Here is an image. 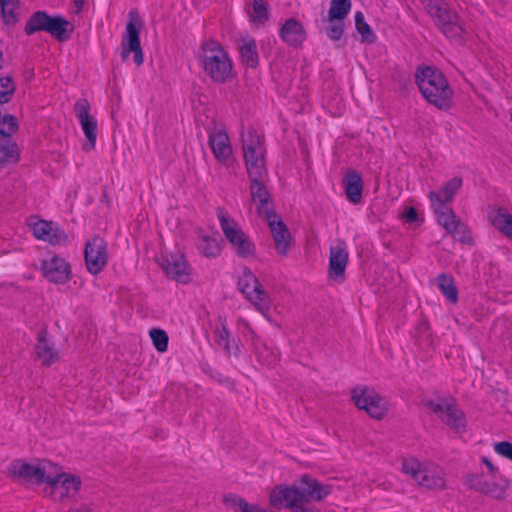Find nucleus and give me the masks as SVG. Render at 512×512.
Segmentation results:
<instances>
[{
	"mask_svg": "<svg viewBox=\"0 0 512 512\" xmlns=\"http://www.w3.org/2000/svg\"><path fill=\"white\" fill-rule=\"evenodd\" d=\"M238 48L242 61L248 67H256L258 64V52L255 40L249 35H244L238 41Z\"/></svg>",
	"mask_w": 512,
	"mask_h": 512,
	"instance_id": "nucleus-28",
	"label": "nucleus"
},
{
	"mask_svg": "<svg viewBox=\"0 0 512 512\" xmlns=\"http://www.w3.org/2000/svg\"><path fill=\"white\" fill-rule=\"evenodd\" d=\"M343 187L345 190L346 197L351 203L357 204L361 201L363 191V180L358 172H347L346 176L343 179Z\"/></svg>",
	"mask_w": 512,
	"mask_h": 512,
	"instance_id": "nucleus-27",
	"label": "nucleus"
},
{
	"mask_svg": "<svg viewBox=\"0 0 512 512\" xmlns=\"http://www.w3.org/2000/svg\"><path fill=\"white\" fill-rule=\"evenodd\" d=\"M237 329L242 333L244 336H251L252 343L256 340H258V336L255 334L254 330L251 328L248 320L242 317H238L236 321Z\"/></svg>",
	"mask_w": 512,
	"mask_h": 512,
	"instance_id": "nucleus-45",
	"label": "nucleus"
},
{
	"mask_svg": "<svg viewBox=\"0 0 512 512\" xmlns=\"http://www.w3.org/2000/svg\"><path fill=\"white\" fill-rule=\"evenodd\" d=\"M142 28L141 20L135 11L129 13L125 33L122 39V57L127 59L130 53H133L134 62L140 66L144 61V56L140 44V31Z\"/></svg>",
	"mask_w": 512,
	"mask_h": 512,
	"instance_id": "nucleus-11",
	"label": "nucleus"
},
{
	"mask_svg": "<svg viewBox=\"0 0 512 512\" xmlns=\"http://www.w3.org/2000/svg\"><path fill=\"white\" fill-rule=\"evenodd\" d=\"M242 151L249 177H267L266 149L260 134L247 130L242 134Z\"/></svg>",
	"mask_w": 512,
	"mask_h": 512,
	"instance_id": "nucleus-4",
	"label": "nucleus"
},
{
	"mask_svg": "<svg viewBox=\"0 0 512 512\" xmlns=\"http://www.w3.org/2000/svg\"><path fill=\"white\" fill-rule=\"evenodd\" d=\"M254 351L257 354L259 360L265 365L274 364L279 358V352L277 349L269 347L267 344L258 340L252 343Z\"/></svg>",
	"mask_w": 512,
	"mask_h": 512,
	"instance_id": "nucleus-32",
	"label": "nucleus"
},
{
	"mask_svg": "<svg viewBox=\"0 0 512 512\" xmlns=\"http://www.w3.org/2000/svg\"><path fill=\"white\" fill-rule=\"evenodd\" d=\"M106 254V243L103 238L94 236L85 243L84 256H104Z\"/></svg>",
	"mask_w": 512,
	"mask_h": 512,
	"instance_id": "nucleus-37",
	"label": "nucleus"
},
{
	"mask_svg": "<svg viewBox=\"0 0 512 512\" xmlns=\"http://www.w3.org/2000/svg\"><path fill=\"white\" fill-rule=\"evenodd\" d=\"M347 266V258H330L328 267L329 280L340 283L345 278V270Z\"/></svg>",
	"mask_w": 512,
	"mask_h": 512,
	"instance_id": "nucleus-34",
	"label": "nucleus"
},
{
	"mask_svg": "<svg viewBox=\"0 0 512 512\" xmlns=\"http://www.w3.org/2000/svg\"><path fill=\"white\" fill-rule=\"evenodd\" d=\"M417 483L429 489H444L446 487V475L441 467L432 461H428Z\"/></svg>",
	"mask_w": 512,
	"mask_h": 512,
	"instance_id": "nucleus-24",
	"label": "nucleus"
},
{
	"mask_svg": "<svg viewBox=\"0 0 512 512\" xmlns=\"http://www.w3.org/2000/svg\"><path fill=\"white\" fill-rule=\"evenodd\" d=\"M76 13L80 12L84 6V0H74Z\"/></svg>",
	"mask_w": 512,
	"mask_h": 512,
	"instance_id": "nucleus-49",
	"label": "nucleus"
},
{
	"mask_svg": "<svg viewBox=\"0 0 512 512\" xmlns=\"http://www.w3.org/2000/svg\"><path fill=\"white\" fill-rule=\"evenodd\" d=\"M52 463L42 461L38 463H25L16 461L12 464L11 471L13 475L26 480H32L37 483H44L47 473L51 470Z\"/></svg>",
	"mask_w": 512,
	"mask_h": 512,
	"instance_id": "nucleus-19",
	"label": "nucleus"
},
{
	"mask_svg": "<svg viewBox=\"0 0 512 512\" xmlns=\"http://www.w3.org/2000/svg\"><path fill=\"white\" fill-rule=\"evenodd\" d=\"M493 448L498 455L512 462V443L507 441L497 442L493 445Z\"/></svg>",
	"mask_w": 512,
	"mask_h": 512,
	"instance_id": "nucleus-46",
	"label": "nucleus"
},
{
	"mask_svg": "<svg viewBox=\"0 0 512 512\" xmlns=\"http://www.w3.org/2000/svg\"><path fill=\"white\" fill-rule=\"evenodd\" d=\"M2 66H3V54L0 51V69L2 68Z\"/></svg>",
	"mask_w": 512,
	"mask_h": 512,
	"instance_id": "nucleus-53",
	"label": "nucleus"
},
{
	"mask_svg": "<svg viewBox=\"0 0 512 512\" xmlns=\"http://www.w3.org/2000/svg\"><path fill=\"white\" fill-rule=\"evenodd\" d=\"M300 504L306 510L316 509L309 505L311 502H321L326 499L333 492V485L330 483H323L317 479L309 476L302 475L296 479Z\"/></svg>",
	"mask_w": 512,
	"mask_h": 512,
	"instance_id": "nucleus-9",
	"label": "nucleus"
},
{
	"mask_svg": "<svg viewBox=\"0 0 512 512\" xmlns=\"http://www.w3.org/2000/svg\"><path fill=\"white\" fill-rule=\"evenodd\" d=\"M331 256H337V257H340V256H343V253H342V251H339L338 253H334V252H332V253H331Z\"/></svg>",
	"mask_w": 512,
	"mask_h": 512,
	"instance_id": "nucleus-52",
	"label": "nucleus"
},
{
	"mask_svg": "<svg viewBox=\"0 0 512 512\" xmlns=\"http://www.w3.org/2000/svg\"><path fill=\"white\" fill-rule=\"evenodd\" d=\"M217 218L225 237L239 254H250L253 252L254 246L249 237L227 212L219 209L217 211Z\"/></svg>",
	"mask_w": 512,
	"mask_h": 512,
	"instance_id": "nucleus-12",
	"label": "nucleus"
},
{
	"mask_svg": "<svg viewBox=\"0 0 512 512\" xmlns=\"http://www.w3.org/2000/svg\"><path fill=\"white\" fill-rule=\"evenodd\" d=\"M15 91V84L10 77H0V103H7Z\"/></svg>",
	"mask_w": 512,
	"mask_h": 512,
	"instance_id": "nucleus-39",
	"label": "nucleus"
},
{
	"mask_svg": "<svg viewBox=\"0 0 512 512\" xmlns=\"http://www.w3.org/2000/svg\"><path fill=\"white\" fill-rule=\"evenodd\" d=\"M461 186L462 179L454 177L446 182L440 190L431 191L429 193V200L438 224L457 241L464 244H471V231L449 206Z\"/></svg>",
	"mask_w": 512,
	"mask_h": 512,
	"instance_id": "nucleus-1",
	"label": "nucleus"
},
{
	"mask_svg": "<svg viewBox=\"0 0 512 512\" xmlns=\"http://www.w3.org/2000/svg\"><path fill=\"white\" fill-rule=\"evenodd\" d=\"M251 180L250 191L252 202L256 205L257 212L260 216L268 217V214H275L269 209V193L264 186L267 177H249Z\"/></svg>",
	"mask_w": 512,
	"mask_h": 512,
	"instance_id": "nucleus-21",
	"label": "nucleus"
},
{
	"mask_svg": "<svg viewBox=\"0 0 512 512\" xmlns=\"http://www.w3.org/2000/svg\"><path fill=\"white\" fill-rule=\"evenodd\" d=\"M355 26L361 36V42L372 44L376 40V35L371 29L370 25L365 21L362 12L355 13Z\"/></svg>",
	"mask_w": 512,
	"mask_h": 512,
	"instance_id": "nucleus-36",
	"label": "nucleus"
},
{
	"mask_svg": "<svg viewBox=\"0 0 512 512\" xmlns=\"http://www.w3.org/2000/svg\"><path fill=\"white\" fill-rule=\"evenodd\" d=\"M87 270L91 274L99 273L106 266V258H84Z\"/></svg>",
	"mask_w": 512,
	"mask_h": 512,
	"instance_id": "nucleus-44",
	"label": "nucleus"
},
{
	"mask_svg": "<svg viewBox=\"0 0 512 512\" xmlns=\"http://www.w3.org/2000/svg\"><path fill=\"white\" fill-rule=\"evenodd\" d=\"M209 145L220 163H227L232 156V148L227 133L223 130H214L209 135Z\"/></svg>",
	"mask_w": 512,
	"mask_h": 512,
	"instance_id": "nucleus-22",
	"label": "nucleus"
},
{
	"mask_svg": "<svg viewBox=\"0 0 512 512\" xmlns=\"http://www.w3.org/2000/svg\"><path fill=\"white\" fill-rule=\"evenodd\" d=\"M238 287L251 305L268 321H272L275 308L270 295L264 290L256 276L249 270H243L238 280Z\"/></svg>",
	"mask_w": 512,
	"mask_h": 512,
	"instance_id": "nucleus-5",
	"label": "nucleus"
},
{
	"mask_svg": "<svg viewBox=\"0 0 512 512\" xmlns=\"http://www.w3.org/2000/svg\"><path fill=\"white\" fill-rule=\"evenodd\" d=\"M157 264L171 279L188 283L192 278V268L185 258H156Z\"/></svg>",
	"mask_w": 512,
	"mask_h": 512,
	"instance_id": "nucleus-18",
	"label": "nucleus"
},
{
	"mask_svg": "<svg viewBox=\"0 0 512 512\" xmlns=\"http://www.w3.org/2000/svg\"><path fill=\"white\" fill-rule=\"evenodd\" d=\"M149 335L155 349L159 353H164L167 351L169 338L164 330L154 328L149 331Z\"/></svg>",
	"mask_w": 512,
	"mask_h": 512,
	"instance_id": "nucleus-38",
	"label": "nucleus"
},
{
	"mask_svg": "<svg viewBox=\"0 0 512 512\" xmlns=\"http://www.w3.org/2000/svg\"><path fill=\"white\" fill-rule=\"evenodd\" d=\"M416 80L422 95L429 103L440 109L451 107L453 91L440 71L432 67L420 68Z\"/></svg>",
	"mask_w": 512,
	"mask_h": 512,
	"instance_id": "nucleus-2",
	"label": "nucleus"
},
{
	"mask_svg": "<svg viewBox=\"0 0 512 512\" xmlns=\"http://www.w3.org/2000/svg\"><path fill=\"white\" fill-rule=\"evenodd\" d=\"M420 1L448 39L454 42H459L462 39L465 30L459 17L452 13L442 0Z\"/></svg>",
	"mask_w": 512,
	"mask_h": 512,
	"instance_id": "nucleus-7",
	"label": "nucleus"
},
{
	"mask_svg": "<svg viewBox=\"0 0 512 512\" xmlns=\"http://www.w3.org/2000/svg\"><path fill=\"white\" fill-rule=\"evenodd\" d=\"M279 253H285L291 242L290 233L277 214H268L265 218Z\"/></svg>",
	"mask_w": 512,
	"mask_h": 512,
	"instance_id": "nucleus-23",
	"label": "nucleus"
},
{
	"mask_svg": "<svg viewBox=\"0 0 512 512\" xmlns=\"http://www.w3.org/2000/svg\"><path fill=\"white\" fill-rule=\"evenodd\" d=\"M438 287L441 293L451 303H456L458 300V292L452 277L442 274L437 278Z\"/></svg>",
	"mask_w": 512,
	"mask_h": 512,
	"instance_id": "nucleus-35",
	"label": "nucleus"
},
{
	"mask_svg": "<svg viewBox=\"0 0 512 512\" xmlns=\"http://www.w3.org/2000/svg\"><path fill=\"white\" fill-rule=\"evenodd\" d=\"M247 12L250 22L255 26H261L269 19L268 6L264 0H253Z\"/></svg>",
	"mask_w": 512,
	"mask_h": 512,
	"instance_id": "nucleus-30",
	"label": "nucleus"
},
{
	"mask_svg": "<svg viewBox=\"0 0 512 512\" xmlns=\"http://www.w3.org/2000/svg\"><path fill=\"white\" fill-rule=\"evenodd\" d=\"M428 461L429 460L420 459L414 455L405 456L402 458L401 471L418 482Z\"/></svg>",
	"mask_w": 512,
	"mask_h": 512,
	"instance_id": "nucleus-29",
	"label": "nucleus"
},
{
	"mask_svg": "<svg viewBox=\"0 0 512 512\" xmlns=\"http://www.w3.org/2000/svg\"><path fill=\"white\" fill-rule=\"evenodd\" d=\"M484 464L488 468L489 472L493 475H498V468L492 464V462L486 458L483 459Z\"/></svg>",
	"mask_w": 512,
	"mask_h": 512,
	"instance_id": "nucleus-48",
	"label": "nucleus"
},
{
	"mask_svg": "<svg viewBox=\"0 0 512 512\" xmlns=\"http://www.w3.org/2000/svg\"><path fill=\"white\" fill-rule=\"evenodd\" d=\"M17 120L12 115H4L0 119V136L9 137L17 130Z\"/></svg>",
	"mask_w": 512,
	"mask_h": 512,
	"instance_id": "nucleus-41",
	"label": "nucleus"
},
{
	"mask_svg": "<svg viewBox=\"0 0 512 512\" xmlns=\"http://www.w3.org/2000/svg\"><path fill=\"white\" fill-rule=\"evenodd\" d=\"M215 340L219 346L229 350L231 333L225 322H221L214 331Z\"/></svg>",
	"mask_w": 512,
	"mask_h": 512,
	"instance_id": "nucleus-40",
	"label": "nucleus"
},
{
	"mask_svg": "<svg viewBox=\"0 0 512 512\" xmlns=\"http://www.w3.org/2000/svg\"><path fill=\"white\" fill-rule=\"evenodd\" d=\"M280 36L288 45L298 47L306 40V31L300 21L288 19L281 27Z\"/></svg>",
	"mask_w": 512,
	"mask_h": 512,
	"instance_id": "nucleus-25",
	"label": "nucleus"
},
{
	"mask_svg": "<svg viewBox=\"0 0 512 512\" xmlns=\"http://www.w3.org/2000/svg\"><path fill=\"white\" fill-rule=\"evenodd\" d=\"M352 400L361 410L371 417L381 419L387 412L385 401L372 388L357 386L352 390Z\"/></svg>",
	"mask_w": 512,
	"mask_h": 512,
	"instance_id": "nucleus-14",
	"label": "nucleus"
},
{
	"mask_svg": "<svg viewBox=\"0 0 512 512\" xmlns=\"http://www.w3.org/2000/svg\"><path fill=\"white\" fill-rule=\"evenodd\" d=\"M427 407L434 412L446 425L456 433L465 431V419L453 399H437L426 402Z\"/></svg>",
	"mask_w": 512,
	"mask_h": 512,
	"instance_id": "nucleus-13",
	"label": "nucleus"
},
{
	"mask_svg": "<svg viewBox=\"0 0 512 512\" xmlns=\"http://www.w3.org/2000/svg\"><path fill=\"white\" fill-rule=\"evenodd\" d=\"M198 58L204 71L214 82L224 83L232 77V61L219 43L204 41L200 46Z\"/></svg>",
	"mask_w": 512,
	"mask_h": 512,
	"instance_id": "nucleus-3",
	"label": "nucleus"
},
{
	"mask_svg": "<svg viewBox=\"0 0 512 512\" xmlns=\"http://www.w3.org/2000/svg\"><path fill=\"white\" fill-rule=\"evenodd\" d=\"M41 270L50 282L64 283L70 277V268L64 258H44Z\"/></svg>",
	"mask_w": 512,
	"mask_h": 512,
	"instance_id": "nucleus-20",
	"label": "nucleus"
},
{
	"mask_svg": "<svg viewBox=\"0 0 512 512\" xmlns=\"http://www.w3.org/2000/svg\"><path fill=\"white\" fill-rule=\"evenodd\" d=\"M511 488V479L504 474H498L482 481L477 489L480 493L492 499L505 500L509 496Z\"/></svg>",
	"mask_w": 512,
	"mask_h": 512,
	"instance_id": "nucleus-17",
	"label": "nucleus"
},
{
	"mask_svg": "<svg viewBox=\"0 0 512 512\" xmlns=\"http://www.w3.org/2000/svg\"><path fill=\"white\" fill-rule=\"evenodd\" d=\"M344 20H336L333 22H329V27L327 29V35L331 40L337 41L339 40L344 33Z\"/></svg>",
	"mask_w": 512,
	"mask_h": 512,
	"instance_id": "nucleus-43",
	"label": "nucleus"
},
{
	"mask_svg": "<svg viewBox=\"0 0 512 512\" xmlns=\"http://www.w3.org/2000/svg\"><path fill=\"white\" fill-rule=\"evenodd\" d=\"M75 512H95V511L89 507L82 506V507L78 508Z\"/></svg>",
	"mask_w": 512,
	"mask_h": 512,
	"instance_id": "nucleus-50",
	"label": "nucleus"
},
{
	"mask_svg": "<svg viewBox=\"0 0 512 512\" xmlns=\"http://www.w3.org/2000/svg\"><path fill=\"white\" fill-rule=\"evenodd\" d=\"M269 503L274 508H288L292 512H319L318 509H305L300 504L296 480L291 485H278L269 494Z\"/></svg>",
	"mask_w": 512,
	"mask_h": 512,
	"instance_id": "nucleus-15",
	"label": "nucleus"
},
{
	"mask_svg": "<svg viewBox=\"0 0 512 512\" xmlns=\"http://www.w3.org/2000/svg\"><path fill=\"white\" fill-rule=\"evenodd\" d=\"M18 161V149L15 143L7 142V145L0 149V163Z\"/></svg>",
	"mask_w": 512,
	"mask_h": 512,
	"instance_id": "nucleus-42",
	"label": "nucleus"
},
{
	"mask_svg": "<svg viewBox=\"0 0 512 512\" xmlns=\"http://www.w3.org/2000/svg\"><path fill=\"white\" fill-rule=\"evenodd\" d=\"M45 495L54 500H63L74 497L81 487V480L77 475L63 472L62 469L52 463L51 470L44 480Z\"/></svg>",
	"mask_w": 512,
	"mask_h": 512,
	"instance_id": "nucleus-6",
	"label": "nucleus"
},
{
	"mask_svg": "<svg viewBox=\"0 0 512 512\" xmlns=\"http://www.w3.org/2000/svg\"><path fill=\"white\" fill-rule=\"evenodd\" d=\"M403 218L407 223H414L418 220V214L413 207H408L403 213Z\"/></svg>",
	"mask_w": 512,
	"mask_h": 512,
	"instance_id": "nucleus-47",
	"label": "nucleus"
},
{
	"mask_svg": "<svg viewBox=\"0 0 512 512\" xmlns=\"http://www.w3.org/2000/svg\"><path fill=\"white\" fill-rule=\"evenodd\" d=\"M29 232L37 239L51 245H63L67 242V234L54 221L45 220L38 216H30L26 220Z\"/></svg>",
	"mask_w": 512,
	"mask_h": 512,
	"instance_id": "nucleus-10",
	"label": "nucleus"
},
{
	"mask_svg": "<svg viewBox=\"0 0 512 512\" xmlns=\"http://www.w3.org/2000/svg\"><path fill=\"white\" fill-rule=\"evenodd\" d=\"M14 0H1V4L3 6V9H5V7L9 6L10 4L13 3Z\"/></svg>",
	"mask_w": 512,
	"mask_h": 512,
	"instance_id": "nucleus-51",
	"label": "nucleus"
},
{
	"mask_svg": "<svg viewBox=\"0 0 512 512\" xmlns=\"http://www.w3.org/2000/svg\"><path fill=\"white\" fill-rule=\"evenodd\" d=\"M489 223L499 233L512 241V214L501 207H493L488 212Z\"/></svg>",
	"mask_w": 512,
	"mask_h": 512,
	"instance_id": "nucleus-26",
	"label": "nucleus"
},
{
	"mask_svg": "<svg viewBox=\"0 0 512 512\" xmlns=\"http://www.w3.org/2000/svg\"><path fill=\"white\" fill-rule=\"evenodd\" d=\"M352 7L351 0H331L328 11V22L345 20Z\"/></svg>",
	"mask_w": 512,
	"mask_h": 512,
	"instance_id": "nucleus-33",
	"label": "nucleus"
},
{
	"mask_svg": "<svg viewBox=\"0 0 512 512\" xmlns=\"http://www.w3.org/2000/svg\"><path fill=\"white\" fill-rule=\"evenodd\" d=\"M27 34L45 31L59 41H66L73 32V25L61 16H50L44 12L35 13L27 22Z\"/></svg>",
	"mask_w": 512,
	"mask_h": 512,
	"instance_id": "nucleus-8",
	"label": "nucleus"
},
{
	"mask_svg": "<svg viewBox=\"0 0 512 512\" xmlns=\"http://www.w3.org/2000/svg\"><path fill=\"white\" fill-rule=\"evenodd\" d=\"M74 111L86 139L83 143V150L87 152L92 151L95 148L97 140V119L91 114L90 104L86 99H79L75 103Z\"/></svg>",
	"mask_w": 512,
	"mask_h": 512,
	"instance_id": "nucleus-16",
	"label": "nucleus"
},
{
	"mask_svg": "<svg viewBox=\"0 0 512 512\" xmlns=\"http://www.w3.org/2000/svg\"><path fill=\"white\" fill-rule=\"evenodd\" d=\"M36 354L38 359L44 365H50L54 363L58 358L59 354L53 347V345L44 337H39L36 345Z\"/></svg>",
	"mask_w": 512,
	"mask_h": 512,
	"instance_id": "nucleus-31",
	"label": "nucleus"
}]
</instances>
